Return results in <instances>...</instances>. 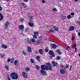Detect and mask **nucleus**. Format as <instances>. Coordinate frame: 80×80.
Wrapping results in <instances>:
<instances>
[{
	"instance_id": "1",
	"label": "nucleus",
	"mask_w": 80,
	"mask_h": 80,
	"mask_svg": "<svg viewBox=\"0 0 80 80\" xmlns=\"http://www.w3.org/2000/svg\"><path fill=\"white\" fill-rule=\"evenodd\" d=\"M47 65L45 66V65H41V68L42 69V70H41V73L42 74V75H47V72L46 71H44L45 70H51L52 69V66L50 65V64L49 62H47L46 63Z\"/></svg>"
},
{
	"instance_id": "2",
	"label": "nucleus",
	"mask_w": 80,
	"mask_h": 80,
	"mask_svg": "<svg viewBox=\"0 0 80 80\" xmlns=\"http://www.w3.org/2000/svg\"><path fill=\"white\" fill-rule=\"evenodd\" d=\"M11 76L12 77V78L13 80H16L18 78V76L17 73L15 72H12L11 74Z\"/></svg>"
},
{
	"instance_id": "3",
	"label": "nucleus",
	"mask_w": 80,
	"mask_h": 80,
	"mask_svg": "<svg viewBox=\"0 0 80 80\" xmlns=\"http://www.w3.org/2000/svg\"><path fill=\"white\" fill-rule=\"evenodd\" d=\"M48 54L51 55L49 56L50 58H52V57H55V55L54 54V52L52 50H49L48 52Z\"/></svg>"
},
{
	"instance_id": "4",
	"label": "nucleus",
	"mask_w": 80,
	"mask_h": 80,
	"mask_svg": "<svg viewBox=\"0 0 80 80\" xmlns=\"http://www.w3.org/2000/svg\"><path fill=\"white\" fill-rule=\"evenodd\" d=\"M9 24H10V23L8 21H6L4 27L6 29H7L8 28V26L9 25Z\"/></svg>"
},
{
	"instance_id": "5",
	"label": "nucleus",
	"mask_w": 80,
	"mask_h": 80,
	"mask_svg": "<svg viewBox=\"0 0 80 80\" xmlns=\"http://www.w3.org/2000/svg\"><path fill=\"white\" fill-rule=\"evenodd\" d=\"M18 28L19 30L23 31V29L24 28V26L22 25H20L18 26Z\"/></svg>"
},
{
	"instance_id": "6",
	"label": "nucleus",
	"mask_w": 80,
	"mask_h": 80,
	"mask_svg": "<svg viewBox=\"0 0 80 80\" xmlns=\"http://www.w3.org/2000/svg\"><path fill=\"white\" fill-rule=\"evenodd\" d=\"M22 75L24 78H27L28 75H27V74L25 72H22Z\"/></svg>"
},
{
	"instance_id": "7",
	"label": "nucleus",
	"mask_w": 80,
	"mask_h": 80,
	"mask_svg": "<svg viewBox=\"0 0 80 80\" xmlns=\"http://www.w3.org/2000/svg\"><path fill=\"white\" fill-rule=\"evenodd\" d=\"M52 64L53 65V67H57V65H58V63H56L54 62V61L52 62Z\"/></svg>"
},
{
	"instance_id": "8",
	"label": "nucleus",
	"mask_w": 80,
	"mask_h": 80,
	"mask_svg": "<svg viewBox=\"0 0 80 80\" xmlns=\"http://www.w3.org/2000/svg\"><path fill=\"white\" fill-rule=\"evenodd\" d=\"M1 47L2 48H3L5 49H6V48H7V46L6 45L2 44L1 46Z\"/></svg>"
},
{
	"instance_id": "9",
	"label": "nucleus",
	"mask_w": 80,
	"mask_h": 80,
	"mask_svg": "<svg viewBox=\"0 0 80 80\" xmlns=\"http://www.w3.org/2000/svg\"><path fill=\"white\" fill-rule=\"evenodd\" d=\"M27 51L28 52H29V53L30 52H32V49H31V48H30V47L28 46L27 47Z\"/></svg>"
},
{
	"instance_id": "10",
	"label": "nucleus",
	"mask_w": 80,
	"mask_h": 80,
	"mask_svg": "<svg viewBox=\"0 0 80 80\" xmlns=\"http://www.w3.org/2000/svg\"><path fill=\"white\" fill-rule=\"evenodd\" d=\"M51 45L52 47L53 48L55 49L57 48V46L55 44H52Z\"/></svg>"
},
{
	"instance_id": "11",
	"label": "nucleus",
	"mask_w": 80,
	"mask_h": 80,
	"mask_svg": "<svg viewBox=\"0 0 80 80\" xmlns=\"http://www.w3.org/2000/svg\"><path fill=\"white\" fill-rule=\"evenodd\" d=\"M74 29H75V28L73 27V26H71L69 28V31H72L73 30H74Z\"/></svg>"
},
{
	"instance_id": "12",
	"label": "nucleus",
	"mask_w": 80,
	"mask_h": 80,
	"mask_svg": "<svg viewBox=\"0 0 80 80\" xmlns=\"http://www.w3.org/2000/svg\"><path fill=\"white\" fill-rule=\"evenodd\" d=\"M67 16H63V15H61V19L62 20H64L66 18Z\"/></svg>"
},
{
	"instance_id": "13",
	"label": "nucleus",
	"mask_w": 80,
	"mask_h": 80,
	"mask_svg": "<svg viewBox=\"0 0 80 80\" xmlns=\"http://www.w3.org/2000/svg\"><path fill=\"white\" fill-rule=\"evenodd\" d=\"M60 73H62V74H63L65 73V70L62 69L60 70Z\"/></svg>"
},
{
	"instance_id": "14",
	"label": "nucleus",
	"mask_w": 80,
	"mask_h": 80,
	"mask_svg": "<svg viewBox=\"0 0 80 80\" xmlns=\"http://www.w3.org/2000/svg\"><path fill=\"white\" fill-rule=\"evenodd\" d=\"M74 48L75 49V52H77V43H76V42L74 43Z\"/></svg>"
},
{
	"instance_id": "15",
	"label": "nucleus",
	"mask_w": 80,
	"mask_h": 80,
	"mask_svg": "<svg viewBox=\"0 0 80 80\" xmlns=\"http://www.w3.org/2000/svg\"><path fill=\"white\" fill-rule=\"evenodd\" d=\"M3 16L2 14L1 13H0V21L3 20Z\"/></svg>"
},
{
	"instance_id": "16",
	"label": "nucleus",
	"mask_w": 80,
	"mask_h": 80,
	"mask_svg": "<svg viewBox=\"0 0 80 80\" xmlns=\"http://www.w3.org/2000/svg\"><path fill=\"white\" fill-rule=\"evenodd\" d=\"M39 53L40 54L42 55L43 54V50L42 49H40L39 50Z\"/></svg>"
},
{
	"instance_id": "17",
	"label": "nucleus",
	"mask_w": 80,
	"mask_h": 80,
	"mask_svg": "<svg viewBox=\"0 0 80 80\" xmlns=\"http://www.w3.org/2000/svg\"><path fill=\"white\" fill-rule=\"evenodd\" d=\"M53 28L55 31H56L57 32H58V28H57V27L53 26Z\"/></svg>"
},
{
	"instance_id": "18",
	"label": "nucleus",
	"mask_w": 80,
	"mask_h": 80,
	"mask_svg": "<svg viewBox=\"0 0 80 80\" xmlns=\"http://www.w3.org/2000/svg\"><path fill=\"white\" fill-rule=\"evenodd\" d=\"M27 42L29 44H30V43H31V42H32V40H31V39L29 38H28Z\"/></svg>"
},
{
	"instance_id": "19",
	"label": "nucleus",
	"mask_w": 80,
	"mask_h": 80,
	"mask_svg": "<svg viewBox=\"0 0 80 80\" xmlns=\"http://www.w3.org/2000/svg\"><path fill=\"white\" fill-rule=\"evenodd\" d=\"M5 69H6V70H7V71L9 70V67L7 65H5Z\"/></svg>"
},
{
	"instance_id": "20",
	"label": "nucleus",
	"mask_w": 80,
	"mask_h": 80,
	"mask_svg": "<svg viewBox=\"0 0 80 80\" xmlns=\"http://www.w3.org/2000/svg\"><path fill=\"white\" fill-rule=\"evenodd\" d=\"M40 56H37L36 57V59L38 61V62H40Z\"/></svg>"
},
{
	"instance_id": "21",
	"label": "nucleus",
	"mask_w": 80,
	"mask_h": 80,
	"mask_svg": "<svg viewBox=\"0 0 80 80\" xmlns=\"http://www.w3.org/2000/svg\"><path fill=\"white\" fill-rule=\"evenodd\" d=\"M40 43V40H38V41H37V45H39Z\"/></svg>"
},
{
	"instance_id": "22",
	"label": "nucleus",
	"mask_w": 80,
	"mask_h": 80,
	"mask_svg": "<svg viewBox=\"0 0 80 80\" xmlns=\"http://www.w3.org/2000/svg\"><path fill=\"white\" fill-rule=\"evenodd\" d=\"M28 25L30 26V27H33V23H31L29 22L28 23Z\"/></svg>"
},
{
	"instance_id": "23",
	"label": "nucleus",
	"mask_w": 80,
	"mask_h": 80,
	"mask_svg": "<svg viewBox=\"0 0 80 80\" xmlns=\"http://www.w3.org/2000/svg\"><path fill=\"white\" fill-rule=\"evenodd\" d=\"M21 4L23 6L24 8H26V7H27L26 4H25L24 3H21Z\"/></svg>"
},
{
	"instance_id": "24",
	"label": "nucleus",
	"mask_w": 80,
	"mask_h": 80,
	"mask_svg": "<svg viewBox=\"0 0 80 80\" xmlns=\"http://www.w3.org/2000/svg\"><path fill=\"white\" fill-rule=\"evenodd\" d=\"M34 34L35 35H36L37 36H38V32H34Z\"/></svg>"
},
{
	"instance_id": "25",
	"label": "nucleus",
	"mask_w": 80,
	"mask_h": 80,
	"mask_svg": "<svg viewBox=\"0 0 80 80\" xmlns=\"http://www.w3.org/2000/svg\"><path fill=\"white\" fill-rule=\"evenodd\" d=\"M33 38H34L35 39H36V38H37V36L36 35H35L34 34L33 36Z\"/></svg>"
},
{
	"instance_id": "26",
	"label": "nucleus",
	"mask_w": 80,
	"mask_h": 80,
	"mask_svg": "<svg viewBox=\"0 0 80 80\" xmlns=\"http://www.w3.org/2000/svg\"><path fill=\"white\" fill-rule=\"evenodd\" d=\"M0 55L1 56V58H3L4 57H5V54H0Z\"/></svg>"
},
{
	"instance_id": "27",
	"label": "nucleus",
	"mask_w": 80,
	"mask_h": 80,
	"mask_svg": "<svg viewBox=\"0 0 80 80\" xmlns=\"http://www.w3.org/2000/svg\"><path fill=\"white\" fill-rule=\"evenodd\" d=\"M36 69H37V70H38V69H39V68H40V67H39V66L36 65Z\"/></svg>"
},
{
	"instance_id": "28",
	"label": "nucleus",
	"mask_w": 80,
	"mask_h": 80,
	"mask_svg": "<svg viewBox=\"0 0 80 80\" xmlns=\"http://www.w3.org/2000/svg\"><path fill=\"white\" fill-rule=\"evenodd\" d=\"M60 59V57L58 56L56 57V60H58Z\"/></svg>"
},
{
	"instance_id": "29",
	"label": "nucleus",
	"mask_w": 80,
	"mask_h": 80,
	"mask_svg": "<svg viewBox=\"0 0 80 80\" xmlns=\"http://www.w3.org/2000/svg\"><path fill=\"white\" fill-rule=\"evenodd\" d=\"M29 70H30V68H25V71L28 72Z\"/></svg>"
},
{
	"instance_id": "30",
	"label": "nucleus",
	"mask_w": 80,
	"mask_h": 80,
	"mask_svg": "<svg viewBox=\"0 0 80 80\" xmlns=\"http://www.w3.org/2000/svg\"><path fill=\"white\" fill-rule=\"evenodd\" d=\"M26 52H25L24 51H22V54H23L24 55H26Z\"/></svg>"
},
{
	"instance_id": "31",
	"label": "nucleus",
	"mask_w": 80,
	"mask_h": 80,
	"mask_svg": "<svg viewBox=\"0 0 80 80\" xmlns=\"http://www.w3.org/2000/svg\"><path fill=\"white\" fill-rule=\"evenodd\" d=\"M52 11L53 12H57V9H56V8H54L52 9Z\"/></svg>"
},
{
	"instance_id": "32",
	"label": "nucleus",
	"mask_w": 80,
	"mask_h": 80,
	"mask_svg": "<svg viewBox=\"0 0 80 80\" xmlns=\"http://www.w3.org/2000/svg\"><path fill=\"white\" fill-rule=\"evenodd\" d=\"M30 62L32 63H34V61H33V60L32 59H30Z\"/></svg>"
},
{
	"instance_id": "33",
	"label": "nucleus",
	"mask_w": 80,
	"mask_h": 80,
	"mask_svg": "<svg viewBox=\"0 0 80 80\" xmlns=\"http://www.w3.org/2000/svg\"><path fill=\"white\" fill-rule=\"evenodd\" d=\"M50 32H51L52 33L53 32V30H52V29H50L49 32L50 33Z\"/></svg>"
},
{
	"instance_id": "34",
	"label": "nucleus",
	"mask_w": 80,
	"mask_h": 80,
	"mask_svg": "<svg viewBox=\"0 0 80 80\" xmlns=\"http://www.w3.org/2000/svg\"><path fill=\"white\" fill-rule=\"evenodd\" d=\"M17 62H17V60L15 61L14 64L15 65H17Z\"/></svg>"
},
{
	"instance_id": "35",
	"label": "nucleus",
	"mask_w": 80,
	"mask_h": 80,
	"mask_svg": "<svg viewBox=\"0 0 80 80\" xmlns=\"http://www.w3.org/2000/svg\"><path fill=\"white\" fill-rule=\"evenodd\" d=\"M24 21V19H23V18H22L21 19V20H20V22H23V21Z\"/></svg>"
},
{
	"instance_id": "36",
	"label": "nucleus",
	"mask_w": 80,
	"mask_h": 80,
	"mask_svg": "<svg viewBox=\"0 0 80 80\" xmlns=\"http://www.w3.org/2000/svg\"><path fill=\"white\" fill-rule=\"evenodd\" d=\"M71 47H70L69 46H68L66 48V50H68V49H69V48H71Z\"/></svg>"
},
{
	"instance_id": "37",
	"label": "nucleus",
	"mask_w": 80,
	"mask_h": 80,
	"mask_svg": "<svg viewBox=\"0 0 80 80\" xmlns=\"http://www.w3.org/2000/svg\"><path fill=\"white\" fill-rule=\"evenodd\" d=\"M72 66L71 65L70 66V68H69V71H70V72L71 71V70H72Z\"/></svg>"
},
{
	"instance_id": "38",
	"label": "nucleus",
	"mask_w": 80,
	"mask_h": 80,
	"mask_svg": "<svg viewBox=\"0 0 80 80\" xmlns=\"http://www.w3.org/2000/svg\"><path fill=\"white\" fill-rule=\"evenodd\" d=\"M68 19H70L71 18V16H70V15H68Z\"/></svg>"
},
{
	"instance_id": "39",
	"label": "nucleus",
	"mask_w": 80,
	"mask_h": 80,
	"mask_svg": "<svg viewBox=\"0 0 80 80\" xmlns=\"http://www.w3.org/2000/svg\"><path fill=\"white\" fill-rule=\"evenodd\" d=\"M35 39H32L31 40V42H35Z\"/></svg>"
},
{
	"instance_id": "40",
	"label": "nucleus",
	"mask_w": 80,
	"mask_h": 80,
	"mask_svg": "<svg viewBox=\"0 0 80 80\" xmlns=\"http://www.w3.org/2000/svg\"><path fill=\"white\" fill-rule=\"evenodd\" d=\"M74 39H75V37H72V41H73V40H74Z\"/></svg>"
},
{
	"instance_id": "41",
	"label": "nucleus",
	"mask_w": 80,
	"mask_h": 80,
	"mask_svg": "<svg viewBox=\"0 0 80 80\" xmlns=\"http://www.w3.org/2000/svg\"><path fill=\"white\" fill-rule=\"evenodd\" d=\"M14 61V60H13V59L12 60L10 61V62L11 63H13Z\"/></svg>"
},
{
	"instance_id": "42",
	"label": "nucleus",
	"mask_w": 80,
	"mask_h": 80,
	"mask_svg": "<svg viewBox=\"0 0 80 80\" xmlns=\"http://www.w3.org/2000/svg\"><path fill=\"white\" fill-rule=\"evenodd\" d=\"M48 52V49H46L45 50V52Z\"/></svg>"
},
{
	"instance_id": "43",
	"label": "nucleus",
	"mask_w": 80,
	"mask_h": 80,
	"mask_svg": "<svg viewBox=\"0 0 80 80\" xmlns=\"http://www.w3.org/2000/svg\"><path fill=\"white\" fill-rule=\"evenodd\" d=\"M61 68H64V67H64L63 65H61Z\"/></svg>"
},
{
	"instance_id": "44",
	"label": "nucleus",
	"mask_w": 80,
	"mask_h": 80,
	"mask_svg": "<svg viewBox=\"0 0 80 80\" xmlns=\"http://www.w3.org/2000/svg\"><path fill=\"white\" fill-rule=\"evenodd\" d=\"M56 52L57 53H58V52H60V50L58 49H57L56 50Z\"/></svg>"
},
{
	"instance_id": "45",
	"label": "nucleus",
	"mask_w": 80,
	"mask_h": 80,
	"mask_svg": "<svg viewBox=\"0 0 80 80\" xmlns=\"http://www.w3.org/2000/svg\"><path fill=\"white\" fill-rule=\"evenodd\" d=\"M66 68H68V64H66Z\"/></svg>"
},
{
	"instance_id": "46",
	"label": "nucleus",
	"mask_w": 80,
	"mask_h": 80,
	"mask_svg": "<svg viewBox=\"0 0 80 80\" xmlns=\"http://www.w3.org/2000/svg\"><path fill=\"white\" fill-rule=\"evenodd\" d=\"M49 41H50V42H54V41L51 39H49Z\"/></svg>"
},
{
	"instance_id": "47",
	"label": "nucleus",
	"mask_w": 80,
	"mask_h": 80,
	"mask_svg": "<svg viewBox=\"0 0 80 80\" xmlns=\"http://www.w3.org/2000/svg\"><path fill=\"white\" fill-rule=\"evenodd\" d=\"M71 15H72V16L74 15V13L73 12H72L71 13Z\"/></svg>"
},
{
	"instance_id": "48",
	"label": "nucleus",
	"mask_w": 80,
	"mask_h": 80,
	"mask_svg": "<svg viewBox=\"0 0 80 80\" xmlns=\"http://www.w3.org/2000/svg\"><path fill=\"white\" fill-rule=\"evenodd\" d=\"M28 29H26L25 30V32H28Z\"/></svg>"
},
{
	"instance_id": "49",
	"label": "nucleus",
	"mask_w": 80,
	"mask_h": 80,
	"mask_svg": "<svg viewBox=\"0 0 80 80\" xmlns=\"http://www.w3.org/2000/svg\"><path fill=\"white\" fill-rule=\"evenodd\" d=\"M10 59H8L7 61L8 62H10Z\"/></svg>"
},
{
	"instance_id": "50",
	"label": "nucleus",
	"mask_w": 80,
	"mask_h": 80,
	"mask_svg": "<svg viewBox=\"0 0 80 80\" xmlns=\"http://www.w3.org/2000/svg\"><path fill=\"white\" fill-rule=\"evenodd\" d=\"M78 24L79 25H80V22L78 21Z\"/></svg>"
},
{
	"instance_id": "51",
	"label": "nucleus",
	"mask_w": 80,
	"mask_h": 80,
	"mask_svg": "<svg viewBox=\"0 0 80 80\" xmlns=\"http://www.w3.org/2000/svg\"><path fill=\"white\" fill-rule=\"evenodd\" d=\"M28 1V0H24V2H27Z\"/></svg>"
},
{
	"instance_id": "52",
	"label": "nucleus",
	"mask_w": 80,
	"mask_h": 80,
	"mask_svg": "<svg viewBox=\"0 0 80 80\" xmlns=\"http://www.w3.org/2000/svg\"><path fill=\"white\" fill-rule=\"evenodd\" d=\"M42 3H45V1L43 0L42 1Z\"/></svg>"
},
{
	"instance_id": "53",
	"label": "nucleus",
	"mask_w": 80,
	"mask_h": 80,
	"mask_svg": "<svg viewBox=\"0 0 80 80\" xmlns=\"http://www.w3.org/2000/svg\"><path fill=\"white\" fill-rule=\"evenodd\" d=\"M32 18H33L32 16H31V17H30V20H31V19H32Z\"/></svg>"
},
{
	"instance_id": "54",
	"label": "nucleus",
	"mask_w": 80,
	"mask_h": 80,
	"mask_svg": "<svg viewBox=\"0 0 80 80\" xmlns=\"http://www.w3.org/2000/svg\"><path fill=\"white\" fill-rule=\"evenodd\" d=\"M35 54H37V53H38V52H37V51L35 52Z\"/></svg>"
},
{
	"instance_id": "55",
	"label": "nucleus",
	"mask_w": 80,
	"mask_h": 80,
	"mask_svg": "<svg viewBox=\"0 0 80 80\" xmlns=\"http://www.w3.org/2000/svg\"><path fill=\"white\" fill-rule=\"evenodd\" d=\"M21 34L23 36V35H24V34H23V33H21Z\"/></svg>"
},
{
	"instance_id": "56",
	"label": "nucleus",
	"mask_w": 80,
	"mask_h": 80,
	"mask_svg": "<svg viewBox=\"0 0 80 80\" xmlns=\"http://www.w3.org/2000/svg\"><path fill=\"white\" fill-rule=\"evenodd\" d=\"M59 55H61V52H60L58 53Z\"/></svg>"
},
{
	"instance_id": "57",
	"label": "nucleus",
	"mask_w": 80,
	"mask_h": 80,
	"mask_svg": "<svg viewBox=\"0 0 80 80\" xmlns=\"http://www.w3.org/2000/svg\"><path fill=\"white\" fill-rule=\"evenodd\" d=\"M75 1L76 2H77V1H78V0H75Z\"/></svg>"
},
{
	"instance_id": "58",
	"label": "nucleus",
	"mask_w": 80,
	"mask_h": 80,
	"mask_svg": "<svg viewBox=\"0 0 80 80\" xmlns=\"http://www.w3.org/2000/svg\"><path fill=\"white\" fill-rule=\"evenodd\" d=\"M6 0V1H9L10 0Z\"/></svg>"
},
{
	"instance_id": "59",
	"label": "nucleus",
	"mask_w": 80,
	"mask_h": 80,
	"mask_svg": "<svg viewBox=\"0 0 80 80\" xmlns=\"http://www.w3.org/2000/svg\"><path fill=\"white\" fill-rule=\"evenodd\" d=\"M20 8H21V9L22 8V7H20Z\"/></svg>"
},
{
	"instance_id": "60",
	"label": "nucleus",
	"mask_w": 80,
	"mask_h": 80,
	"mask_svg": "<svg viewBox=\"0 0 80 80\" xmlns=\"http://www.w3.org/2000/svg\"><path fill=\"white\" fill-rule=\"evenodd\" d=\"M40 37L41 38H42V36H40V37H39V38H40Z\"/></svg>"
}]
</instances>
